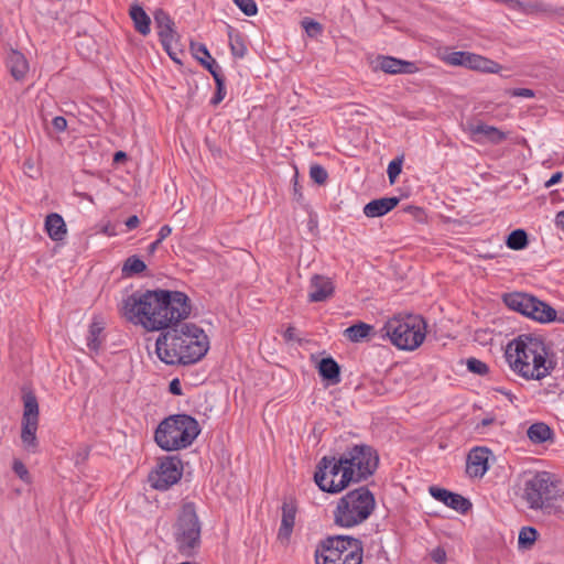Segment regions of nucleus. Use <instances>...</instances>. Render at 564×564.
Segmentation results:
<instances>
[{
	"instance_id": "obj_40",
	"label": "nucleus",
	"mask_w": 564,
	"mask_h": 564,
	"mask_svg": "<svg viewBox=\"0 0 564 564\" xmlns=\"http://www.w3.org/2000/svg\"><path fill=\"white\" fill-rule=\"evenodd\" d=\"M234 3L246 14L249 17L256 15L258 12V7L254 0H232Z\"/></svg>"
},
{
	"instance_id": "obj_28",
	"label": "nucleus",
	"mask_w": 564,
	"mask_h": 564,
	"mask_svg": "<svg viewBox=\"0 0 564 564\" xmlns=\"http://www.w3.org/2000/svg\"><path fill=\"white\" fill-rule=\"evenodd\" d=\"M372 330L373 326L359 322L346 328L343 334L347 340L351 343H360L366 339Z\"/></svg>"
},
{
	"instance_id": "obj_63",
	"label": "nucleus",
	"mask_w": 564,
	"mask_h": 564,
	"mask_svg": "<svg viewBox=\"0 0 564 564\" xmlns=\"http://www.w3.org/2000/svg\"><path fill=\"white\" fill-rule=\"evenodd\" d=\"M494 422V419H484L480 423L481 426H488Z\"/></svg>"
},
{
	"instance_id": "obj_61",
	"label": "nucleus",
	"mask_w": 564,
	"mask_h": 564,
	"mask_svg": "<svg viewBox=\"0 0 564 564\" xmlns=\"http://www.w3.org/2000/svg\"><path fill=\"white\" fill-rule=\"evenodd\" d=\"M380 337L384 340L388 338V322L383 324V326L380 329Z\"/></svg>"
},
{
	"instance_id": "obj_5",
	"label": "nucleus",
	"mask_w": 564,
	"mask_h": 564,
	"mask_svg": "<svg viewBox=\"0 0 564 564\" xmlns=\"http://www.w3.org/2000/svg\"><path fill=\"white\" fill-rule=\"evenodd\" d=\"M199 432L198 422L193 416L174 414L159 424L154 440L158 446L164 451H178L192 445Z\"/></svg>"
},
{
	"instance_id": "obj_43",
	"label": "nucleus",
	"mask_w": 564,
	"mask_h": 564,
	"mask_svg": "<svg viewBox=\"0 0 564 564\" xmlns=\"http://www.w3.org/2000/svg\"><path fill=\"white\" fill-rule=\"evenodd\" d=\"M403 159L404 156L400 155L390 161V185L394 183L397 176L401 173Z\"/></svg>"
},
{
	"instance_id": "obj_17",
	"label": "nucleus",
	"mask_w": 564,
	"mask_h": 564,
	"mask_svg": "<svg viewBox=\"0 0 564 564\" xmlns=\"http://www.w3.org/2000/svg\"><path fill=\"white\" fill-rule=\"evenodd\" d=\"M308 302L317 303L325 302L333 297L335 293V285L332 279L314 274L310 281Z\"/></svg>"
},
{
	"instance_id": "obj_20",
	"label": "nucleus",
	"mask_w": 564,
	"mask_h": 564,
	"mask_svg": "<svg viewBox=\"0 0 564 564\" xmlns=\"http://www.w3.org/2000/svg\"><path fill=\"white\" fill-rule=\"evenodd\" d=\"M7 67L15 80H23L29 72V63L25 56L13 48L7 55Z\"/></svg>"
},
{
	"instance_id": "obj_37",
	"label": "nucleus",
	"mask_w": 564,
	"mask_h": 564,
	"mask_svg": "<svg viewBox=\"0 0 564 564\" xmlns=\"http://www.w3.org/2000/svg\"><path fill=\"white\" fill-rule=\"evenodd\" d=\"M310 176L316 184L324 185L327 182L328 173L322 165L313 164L310 167Z\"/></svg>"
},
{
	"instance_id": "obj_6",
	"label": "nucleus",
	"mask_w": 564,
	"mask_h": 564,
	"mask_svg": "<svg viewBox=\"0 0 564 564\" xmlns=\"http://www.w3.org/2000/svg\"><path fill=\"white\" fill-rule=\"evenodd\" d=\"M375 507V497L366 486L350 490L337 501L333 510L334 523L340 528H354L365 522Z\"/></svg>"
},
{
	"instance_id": "obj_46",
	"label": "nucleus",
	"mask_w": 564,
	"mask_h": 564,
	"mask_svg": "<svg viewBox=\"0 0 564 564\" xmlns=\"http://www.w3.org/2000/svg\"><path fill=\"white\" fill-rule=\"evenodd\" d=\"M371 66L373 70H382L383 73H388V56H378L376 61L371 62Z\"/></svg>"
},
{
	"instance_id": "obj_51",
	"label": "nucleus",
	"mask_w": 564,
	"mask_h": 564,
	"mask_svg": "<svg viewBox=\"0 0 564 564\" xmlns=\"http://www.w3.org/2000/svg\"><path fill=\"white\" fill-rule=\"evenodd\" d=\"M563 177V173L562 172H556L554 173L550 180H547L544 184L545 188H550L552 187L553 185L557 184Z\"/></svg>"
},
{
	"instance_id": "obj_32",
	"label": "nucleus",
	"mask_w": 564,
	"mask_h": 564,
	"mask_svg": "<svg viewBox=\"0 0 564 564\" xmlns=\"http://www.w3.org/2000/svg\"><path fill=\"white\" fill-rule=\"evenodd\" d=\"M364 214L369 218L380 217L388 214V196L373 199L366 204L364 207Z\"/></svg>"
},
{
	"instance_id": "obj_19",
	"label": "nucleus",
	"mask_w": 564,
	"mask_h": 564,
	"mask_svg": "<svg viewBox=\"0 0 564 564\" xmlns=\"http://www.w3.org/2000/svg\"><path fill=\"white\" fill-rule=\"evenodd\" d=\"M491 452L486 447H475L467 456V473L473 477H482L489 466L488 459Z\"/></svg>"
},
{
	"instance_id": "obj_45",
	"label": "nucleus",
	"mask_w": 564,
	"mask_h": 564,
	"mask_svg": "<svg viewBox=\"0 0 564 564\" xmlns=\"http://www.w3.org/2000/svg\"><path fill=\"white\" fill-rule=\"evenodd\" d=\"M402 212L410 214L414 219H416L419 221L423 220V216H424L423 209L417 206L406 205L402 208Z\"/></svg>"
},
{
	"instance_id": "obj_60",
	"label": "nucleus",
	"mask_w": 564,
	"mask_h": 564,
	"mask_svg": "<svg viewBox=\"0 0 564 564\" xmlns=\"http://www.w3.org/2000/svg\"><path fill=\"white\" fill-rule=\"evenodd\" d=\"M126 159H127V154L123 151H118L113 155V161L115 162H120V161L126 160Z\"/></svg>"
},
{
	"instance_id": "obj_16",
	"label": "nucleus",
	"mask_w": 564,
	"mask_h": 564,
	"mask_svg": "<svg viewBox=\"0 0 564 564\" xmlns=\"http://www.w3.org/2000/svg\"><path fill=\"white\" fill-rule=\"evenodd\" d=\"M429 492L435 500L443 502L446 507L457 512L466 513L471 508V503L468 499L445 488L431 486Z\"/></svg>"
},
{
	"instance_id": "obj_49",
	"label": "nucleus",
	"mask_w": 564,
	"mask_h": 564,
	"mask_svg": "<svg viewBox=\"0 0 564 564\" xmlns=\"http://www.w3.org/2000/svg\"><path fill=\"white\" fill-rule=\"evenodd\" d=\"M432 560L437 564H443L446 561V552L442 547H436L431 552Z\"/></svg>"
},
{
	"instance_id": "obj_47",
	"label": "nucleus",
	"mask_w": 564,
	"mask_h": 564,
	"mask_svg": "<svg viewBox=\"0 0 564 564\" xmlns=\"http://www.w3.org/2000/svg\"><path fill=\"white\" fill-rule=\"evenodd\" d=\"M509 95L512 97L533 98L535 93L529 88H513L509 90Z\"/></svg>"
},
{
	"instance_id": "obj_59",
	"label": "nucleus",
	"mask_w": 564,
	"mask_h": 564,
	"mask_svg": "<svg viewBox=\"0 0 564 564\" xmlns=\"http://www.w3.org/2000/svg\"><path fill=\"white\" fill-rule=\"evenodd\" d=\"M161 243H162V242H161V240H158V239H156L155 241H153V242L149 246V248H148V252H149L150 254H153V253L155 252V250L159 248V246H160Z\"/></svg>"
},
{
	"instance_id": "obj_62",
	"label": "nucleus",
	"mask_w": 564,
	"mask_h": 564,
	"mask_svg": "<svg viewBox=\"0 0 564 564\" xmlns=\"http://www.w3.org/2000/svg\"><path fill=\"white\" fill-rule=\"evenodd\" d=\"M400 202L399 197L390 196V210H392Z\"/></svg>"
},
{
	"instance_id": "obj_52",
	"label": "nucleus",
	"mask_w": 564,
	"mask_h": 564,
	"mask_svg": "<svg viewBox=\"0 0 564 564\" xmlns=\"http://www.w3.org/2000/svg\"><path fill=\"white\" fill-rule=\"evenodd\" d=\"M169 389H170V392L172 394H175V395H181L182 394V388H181V383H180L178 379H173L170 382Z\"/></svg>"
},
{
	"instance_id": "obj_1",
	"label": "nucleus",
	"mask_w": 564,
	"mask_h": 564,
	"mask_svg": "<svg viewBox=\"0 0 564 564\" xmlns=\"http://www.w3.org/2000/svg\"><path fill=\"white\" fill-rule=\"evenodd\" d=\"M191 311V300L185 293L161 289L134 292L122 301L120 307L128 322L149 332L167 330L186 319Z\"/></svg>"
},
{
	"instance_id": "obj_15",
	"label": "nucleus",
	"mask_w": 564,
	"mask_h": 564,
	"mask_svg": "<svg viewBox=\"0 0 564 564\" xmlns=\"http://www.w3.org/2000/svg\"><path fill=\"white\" fill-rule=\"evenodd\" d=\"M463 127L464 131L469 134L470 140L476 143L489 142L492 144H499L507 138L506 132L481 121H467Z\"/></svg>"
},
{
	"instance_id": "obj_57",
	"label": "nucleus",
	"mask_w": 564,
	"mask_h": 564,
	"mask_svg": "<svg viewBox=\"0 0 564 564\" xmlns=\"http://www.w3.org/2000/svg\"><path fill=\"white\" fill-rule=\"evenodd\" d=\"M555 225L557 228L564 230V210H561L555 216Z\"/></svg>"
},
{
	"instance_id": "obj_26",
	"label": "nucleus",
	"mask_w": 564,
	"mask_h": 564,
	"mask_svg": "<svg viewBox=\"0 0 564 564\" xmlns=\"http://www.w3.org/2000/svg\"><path fill=\"white\" fill-rule=\"evenodd\" d=\"M105 323L101 318L95 317L89 326L87 346L89 349L97 351L102 344V332Z\"/></svg>"
},
{
	"instance_id": "obj_10",
	"label": "nucleus",
	"mask_w": 564,
	"mask_h": 564,
	"mask_svg": "<svg viewBox=\"0 0 564 564\" xmlns=\"http://www.w3.org/2000/svg\"><path fill=\"white\" fill-rule=\"evenodd\" d=\"M314 480L318 488L325 492L337 494L352 482V471L346 467L341 456H324L317 464Z\"/></svg>"
},
{
	"instance_id": "obj_34",
	"label": "nucleus",
	"mask_w": 564,
	"mask_h": 564,
	"mask_svg": "<svg viewBox=\"0 0 564 564\" xmlns=\"http://www.w3.org/2000/svg\"><path fill=\"white\" fill-rule=\"evenodd\" d=\"M506 245L512 250H522L528 245V235L523 229L513 230L507 238Z\"/></svg>"
},
{
	"instance_id": "obj_29",
	"label": "nucleus",
	"mask_w": 564,
	"mask_h": 564,
	"mask_svg": "<svg viewBox=\"0 0 564 564\" xmlns=\"http://www.w3.org/2000/svg\"><path fill=\"white\" fill-rule=\"evenodd\" d=\"M23 406L22 422L39 423V403L32 392L23 395Z\"/></svg>"
},
{
	"instance_id": "obj_4",
	"label": "nucleus",
	"mask_w": 564,
	"mask_h": 564,
	"mask_svg": "<svg viewBox=\"0 0 564 564\" xmlns=\"http://www.w3.org/2000/svg\"><path fill=\"white\" fill-rule=\"evenodd\" d=\"M546 356L544 343L529 335L519 336L506 349L510 368L528 380H541L550 375L552 366Z\"/></svg>"
},
{
	"instance_id": "obj_54",
	"label": "nucleus",
	"mask_w": 564,
	"mask_h": 564,
	"mask_svg": "<svg viewBox=\"0 0 564 564\" xmlns=\"http://www.w3.org/2000/svg\"><path fill=\"white\" fill-rule=\"evenodd\" d=\"M496 392L505 395L511 403L514 402V400H517V397L508 389L503 388V387H499L496 389Z\"/></svg>"
},
{
	"instance_id": "obj_24",
	"label": "nucleus",
	"mask_w": 564,
	"mask_h": 564,
	"mask_svg": "<svg viewBox=\"0 0 564 564\" xmlns=\"http://www.w3.org/2000/svg\"><path fill=\"white\" fill-rule=\"evenodd\" d=\"M130 18L133 21L134 29L142 35H148L151 31V19L143 8L137 3L132 4L129 10Z\"/></svg>"
},
{
	"instance_id": "obj_31",
	"label": "nucleus",
	"mask_w": 564,
	"mask_h": 564,
	"mask_svg": "<svg viewBox=\"0 0 564 564\" xmlns=\"http://www.w3.org/2000/svg\"><path fill=\"white\" fill-rule=\"evenodd\" d=\"M164 50L169 54V56L176 63L182 64L180 55H183L184 52L181 48L180 44V35L174 34V36H167L166 39L160 40Z\"/></svg>"
},
{
	"instance_id": "obj_35",
	"label": "nucleus",
	"mask_w": 564,
	"mask_h": 564,
	"mask_svg": "<svg viewBox=\"0 0 564 564\" xmlns=\"http://www.w3.org/2000/svg\"><path fill=\"white\" fill-rule=\"evenodd\" d=\"M147 269L145 263L137 256L129 257L122 267V273L127 276L143 272Z\"/></svg>"
},
{
	"instance_id": "obj_42",
	"label": "nucleus",
	"mask_w": 564,
	"mask_h": 564,
	"mask_svg": "<svg viewBox=\"0 0 564 564\" xmlns=\"http://www.w3.org/2000/svg\"><path fill=\"white\" fill-rule=\"evenodd\" d=\"M302 26L304 28L305 32L307 33L308 36H316L318 34L322 33V25L312 20V19H308V18H305L303 21H302Z\"/></svg>"
},
{
	"instance_id": "obj_13",
	"label": "nucleus",
	"mask_w": 564,
	"mask_h": 564,
	"mask_svg": "<svg viewBox=\"0 0 564 564\" xmlns=\"http://www.w3.org/2000/svg\"><path fill=\"white\" fill-rule=\"evenodd\" d=\"M183 475V463L176 455L159 458L155 469L149 474V482L156 490H167L178 482Z\"/></svg>"
},
{
	"instance_id": "obj_2",
	"label": "nucleus",
	"mask_w": 564,
	"mask_h": 564,
	"mask_svg": "<svg viewBox=\"0 0 564 564\" xmlns=\"http://www.w3.org/2000/svg\"><path fill=\"white\" fill-rule=\"evenodd\" d=\"M209 339L203 328L193 323H178L160 334L155 352L166 365H193L205 357Z\"/></svg>"
},
{
	"instance_id": "obj_30",
	"label": "nucleus",
	"mask_w": 564,
	"mask_h": 564,
	"mask_svg": "<svg viewBox=\"0 0 564 564\" xmlns=\"http://www.w3.org/2000/svg\"><path fill=\"white\" fill-rule=\"evenodd\" d=\"M228 37L231 54L235 57L242 58L247 53V46L243 35L228 25Z\"/></svg>"
},
{
	"instance_id": "obj_50",
	"label": "nucleus",
	"mask_w": 564,
	"mask_h": 564,
	"mask_svg": "<svg viewBox=\"0 0 564 564\" xmlns=\"http://www.w3.org/2000/svg\"><path fill=\"white\" fill-rule=\"evenodd\" d=\"M52 124L57 132H63L67 128V120L62 116H57L53 119Z\"/></svg>"
},
{
	"instance_id": "obj_33",
	"label": "nucleus",
	"mask_w": 564,
	"mask_h": 564,
	"mask_svg": "<svg viewBox=\"0 0 564 564\" xmlns=\"http://www.w3.org/2000/svg\"><path fill=\"white\" fill-rule=\"evenodd\" d=\"M417 70L415 63L390 56V74H413Z\"/></svg>"
},
{
	"instance_id": "obj_58",
	"label": "nucleus",
	"mask_w": 564,
	"mask_h": 564,
	"mask_svg": "<svg viewBox=\"0 0 564 564\" xmlns=\"http://www.w3.org/2000/svg\"><path fill=\"white\" fill-rule=\"evenodd\" d=\"M284 338L286 340H294L295 339V328L292 326L288 327L284 333Z\"/></svg>"
},
{
	"instance_id": "obj_38",
	"label": "nucleus",
	"mask_w": 564,
	"mask_h": 564,
	"mask_svg": "<svg viewBox=\"0 0 564 564\" xmlns=\"http://www.w3.org/2000/svg\"><path fill=\"white\" fill-rule=\"evenodd\" d=\"M196 59L212 74L213 77L214 74H217L219 77H225L221 73L220 66L213 57L206 59L196 54Z\"/></svg>"
},
{
	"instance_id": "obj_48",
	"label": "nucleus",
	"mask_w": 564,
	"mask_h": 564,
	"mask_svg": "<svg viewBox=\"0 0 564 564\" xmlns=\"http://www.w3.org/2000/svg\"><path fill=\"white\" fill-rule=\"evenodd\" d=\"M191 48L196 57V54L204 58H210V54L204 44L191 43Z\"/></svg>"
},
{
	"instance_id": "obj_9",
	"label": "nucleus",
	"mask_w": 564,
	"mask_h": 564,
	"mask_svg": "<svg viewBox=\"0 0 564 564\" xmlns=\"http://www.w3.org/2000/svg\"><path fill=\"white\" fill-rule=\"evenodd\" d=\"M427 324L419 314L404 313L390 318V343L401 350L413 351L426 337Z\"/></svg>"
},
{
	"instance_id": "obj_21",
	"label": "nucleus",
	"mask_w": 564,
	"mask_h": 564,
	"mask_svg": "<svg viewBox=\"0 0 564 564\" xmlns=\"http://www.w3.org/2000/svg\"><path fill=\"white\" fill-rule=\"evenodd\" d=\"M45 230L48 237L54 241L63 240L67 234L63 217L56 213H52L46 216Z\"/></svg>"
},
{
	"instance_id": "obj_18",
	"label": "nucleus",
	"mask_w": 564,
	"mask_h": 564,
	"mask_svg": "<svg viewBox=\"0 0 564 564\" xmlns=\"http://www.w3.org/2000/svg\"><path fill=\"white\" fill-rule=\"evenodd\" d=\"M296 512L297 506L295 499L292 497L284 499L282 505L281 525L278 532V539L280 541L288 542L290 540L295 525Z\"/></svg>"
},
{
	"instance_id": "obj_53",
	"label": "nucleus",
	"mask_w": 564,
	"mask_h": 564,
	"mask_svg": "<svg viewBox=\"0 0 564 564\" xmlns=\"http://www.w3.org/2000/svg\"><path fill=\"white\" fill-rule=\"evenodd\" d=\"M172 232V228L169 225H164L160 228L158 234V240H161V242L166 239Z\"/></svg>"
},
{
	"instance_id": "obj_27",
	"label": "nucleus",
	"mask_w": 564,
	"mask_h": 564,
	"mask_svg": "<svg viewBox=\"0 0 564 564\" xmlns=\"http://www.w3.org/2000/svg\"><path fill=\"white\" fill-rule=\"evenodd\" d=\"M527 436L532 443L542 444L553 437V431L547 424L538 422L528 429Z\"/></svg>"
},
{
	"instance_id": "obj_11",
	"label": "nucleus",
	"mask_w": 564,
	"mask_h": 564,
	"mask_svg": "<svg viewBox=\"0 0 564 564\" xmlns=\"http://www.w3.org/2000/svg\"><path fill=\"white\" fill-rule=\"evenodd\" d=\"M505 304L512 311L521 313L539 323H551L556 319V311L538 297L514 292L503 296Z\"/></svg>"
},
{
	"instance_id": "obj_41",
	"label": "nucleus",
	"mask_w": 564,
	"mask_h": 564,
	"mask_svg": "<svg viewBox=\"0 0 564 564\" xmlns=\"http://www.w3.org/2000/svg\"><path fill=\"white\" fill-rule=\"evenodd\" d=\"M467 369L476 375H486L488 372V366L479 359L469 358L467 360Z\"/></svg>"
},
{
	"instance_id": "obj_44",
	"label": "nucleus",
	"mask_w": 564,
	"mask_h": 564,
	"mask_svg": "<svg viewBox=\"0 0 564 564\" xmlns=\"http://www.w3.org/2000/svg\"><path fill=\"white\" fill-rule=\"evenodd\" d=\"M13 471L24 481L29 480V471L21 460H14L12 466Z\"/></svg>"
},
{
	"instance_id": "obj_56",
	"label": "nucleus",
	"mask_w": 564,
	"mask_h": 564,
	"mask_svg": "<svg viewBox=\"0 0 564 564\" xmlns=\"http://www.w3.org/2000/svg\"><path fill=\"white\" fill-rule=\"evenodd\" d=\"M293 191H294V195L296 196V199L301 200L303 198V194L300 191L297 173H295V175L293 177Z\"/></svg>"
},
{
	"instance_id": "obj_23",
	"label": "nucleus",
	"mask_w": 564,
	"mask_h": 564,
	"mask_svg": "<svg viewBox=\"0 0 564 564\" xmlns=\"http://www.w3.org/2000/svg\"><path fill=\"white\" fill-rule=\"evenodd\" d=\"M154 23L155 28L158 29V34L161 39H166L167 36H174V34H177L175 31V23L171 19L167 12H165L163 9H158L154 12Z\"/></svg>"
},
{
	"instance_id": "obj_8",
	"label": "nucleus",
	"mask_w": 564,
	"mask_h": 564,
	"mask_svg": "<svg viewBox=\"0 0 564 564\" xmlns=\"http://www.w3.org/2000/svg\"><path fill=\"white\" fill-rule=\"evenodd\" d=\"M202 523L193 502L182 505L173 524V538L177 551L187 557L194 556L200 546Z\"/></svg>"
},
{
	"instance_id": "obj_22",
	"label": "nucleus",
	"mask_w": 564,
	"mask_h": 564,
	"mask_svg": "<svg viewBox=\"0 0 564 564\" xmlns=\"http://www.w3.org/2000/svg\"><path fill=\"white\" fill-rule=\"evenodd\" d=\"M319 376L330 384H337L340 381V366L332 358H323L317 366Z\"/></svg>"
},
{
	"instance_id": "obj_7",
	"label": "nucleus",
	"mask_w": 564,
	"mask_h": 564,
	"mask_svg": "<svg viewBox=\"0 0 564 564\" xmlns=\"http://www.w3.org/2000/svg\"><path fill=\"white\" fill-rule=\"evenodd\" d=\"M362 542L350 535H329L315 551L316 564H361Z\"/></svg>"
},
{
	"instance_id": "obj_36",
	"label": "nucleus",
	"mask_w": 564,
	"mask_h": 564,
	"mask_svg": "<svg viewBox=\"0 0 564 564\" xmlns=\"http://www.w3.org/2000/svg\"><path fill=\"white\" fill-rule=\"evenodd\" d=\"M538 538V531L532 527H523L518 536L519 547L530 549Z\"/></svg>"
},
{
	"instance_id": "obj_14",
	"label": "nucleus",
	"mask_w": 564,
	"mask_h": 564,
	"mask_svg": "<svg viewBox=\"0 0 564 564\" xmlns=\"http://www.w3.org/2000/svg\"><path fill=\"white\" fill-rule=\"evenodd\" d=\"M445 62L453 66H464L473 70H479L490 74L498 73L501 68V66L498 63L489 58L464 51H456L447 54L445 57Z\"/></svg>"
},
{
	"instance_id": "obj_25",
	"label": "nucleus",
	"mask_w": 564,
	"mask_h": 564,
	"mask_svg": "<svg viewBox=\"0 0 564 564\" xmlns=\"http://www.w3.org/2000/svg\"><path fill=\"white\" fill-rule=\"evenodd\" d=\"M37 424L39 423L22 422L21 441L23 447L25 451L33 454L37 452L39 447L36 438Z\"/></svg>"
},
{
	"instance_id": "obj_12",
	"label": "nucleus",
	"mask_w": 564,
	"mask_h": 564,
	"mask_svg": "<svg viewBox=\"0 0 564 564\" xmlns=\"http://www.w3.org/2000/svg\"><path fill=\"white\" fill-rule=\"evenodd\" d=\"M341 458L352 471V482H360L371 476L378 467L377 452L369 445L358 444L348 448Z\"/></svg>"
},
{
	"instance_id": "obj_55",
	"label": "nucleus",
	"mask_w": 564,
	"mask_h": 564,
	"mask_svg": "<svg viewBox=\"0 0 564 564\" xmlns=\"http://www.w3.org/2000/svg\"><path fill=\"white\" fill-rule=\"evenodd\" d=\"M140 224V220L138 218L137 215H132L130 216L127 220H126V226L129 230H132L134 228H137Z\"/></svg>"
},
{
	"instance_id": "obj_3",
	"label": "nucleus",
	"mask_w": 564,
	"mask_h": 564,
	"mask_svg": "<svg viewBox=\"0 0 564 564\" xmlns=\"http://www.w3.org/2000/svg\"><path fill=\"white\" fill-rule=\"evenodd\" d=\"M516 495L533 511L564 519V488L545 470H524L517 479Z\"/></svg>"
},
{
	"instance_id": "obj_39",
	"label": "nucleus",
	"mask_w": 564,
	"mask_h": 564,
	"mask_svg": "<svg viewBox=\"0 0 564 564\" xmlns=\"http://www.w3.org/2000/svg\"><path fill=\"white\" fill-rule=\"evenodd\" d=\"M214 80L216 83V93L212 99V104L218 105L226 96L225 77H219L217 74H214Z\"/></svg>"
}]
</instances>
